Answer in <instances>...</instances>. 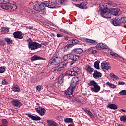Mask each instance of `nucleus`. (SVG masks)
Returning <instances> with one entry per match:
<instances>
[{
    "label": "nucleus",
    "mask_w": 126,
    "mask_h": 126,
    "mask_svg": "<svg viewBox=\"0 0 126 126\" xmlns=\"http://www.w3.org/2000/svg\"><path fill=\"white\" fill-rule=\"evenodd\" d=\"M89 116L91 118V119H92V120H94V119H95V117H94V115H93L92 113L90 114Z\"/></svg>",
    "instance_id": "052dcab7"
},
{
    "label": "nucleus",
    "mask_w": 126,
    "mask_h": 126,
    "mask_svg": "<svg viewBox=\"0 0 126 126\" xmlns=\"http://www.w3.org/2000/svg\"><path fill=\"white\" fill-rule=\"evenodd\" d=\"M9 32V29L6 27H2L1 29V33L2 34H6Z\"/></svg>",
    "instance_id": "c85d7f7f"
},
{
    "label": "nucleus",
    "mask_w": 126,
    "mask_h": 126,
    "mask_svg": "<svg viewBox=\"0 0 126 126\" xmlns=\"http://www.w3.org/2000/svg\"><path fill=\"white\" fill-rule=\"evenodd\" d=\"M120 121L121 122H126V115H123L120 118Z\"/></svg>",
    "instance_id": "ea45409f"
},
{
    "label": "nucleus",
    "mask_w": 126,
    "mask_h": 126,
    "mask_svg": "<svg viewBox=\"0 0 126 126\" xmlns=\"http://www.w3.org/2000/svg\"><path fill=\"white\" fill-rule=\"evenodd\" d=\"M44 4L45 7L46 6V7H48V8H56V7H57L56 3L51 1H45Z\"/></svg>",
    "instance_id": "0eeeda50"
},
{
    "label": "nucleus",
    "mask_w": 126,
    "mask_h": 126,
    "mask_svg": "<svg viewBox=\"0 0 126 126\" xmlns=\"http://www.w3.org/2000/svg\"><path fill=\"white\" fill-rule=\"evenodd\" d=\"M75 6H76V7L81 8V9H84V8H86V3L83 2L80 4H75Z\"/></svg>",
    "instance_id": "5701e85b"
},
{
    "label": "nucleus",
    "mask_w": 126,
    "mask_h": 126,
    "mask_svg": "<svg viewBox=\"0 0 126 126\" xmlns=\"http://www.w3.org/2000/svg\"><path fill=\"white\" fill-rule=\"evenodd\" d=\"M10 3H7V1H6L4 3L1 5V8L6 10H8V9L9 10L10 8Z\"/></svg>",
    "instance_id": "aec40b11"
},
{
    "label": "nucleus",
    "mask_w": 126,
    "mask_h": 126,
    "mask_svg": "<svg viewBox=\"0 0 126 126\" xmlns=\"http://www.w3.org/2000/svg\"><path fill=\"white\" fill-rule=\"evenodd\" d=\"M119 94L120 95H122V96H126V90H122L119 93Z\"/></svg>",
    "instance_id": "58836bf2"
},
{
    "label": "nucleus",
    "mask_w": 126,
    "mask_h": 126,
    "mask_svg": "<svg viewBox=\"0 0 126 126\" xmlns=\"http://www.w3.org/2000/svg\"><path fill=\"white\" fill-rule=\"evenodd\" d=\"M5 44L6 43L4 40L0 39V46H4Z\"/></svg>",
    "instance_id": "c03bdc74"
},
{
    "label": "nucleus",
    "mask_w": 126,
    "mask_h": 126,
    "mask_svg": "<svg viewBox=\"0 0 126 126\" xmlns=\"http://www.w3.org/2000/svg\"><path fill=\"white\" fill-rule=\"evenodd\" d=\"M11 104L14 106V107H16V108H20V107L22 106V103L17 99L12 100L11 101Z\"/></svg>",
    "instance_id": "ddd939ff"
},
{
    "label": "nucleus",
    "mask_w": 126,
    "mask_h": 126,
    "mask_svg": "<svg viewBox=\"0 0 126 126\" xmlns=\"http://www.w3.org/2000/svg\"><path fill=\"white\" fill-rule=\"evenodd\" d=\"M110 22L112 24L114 25V26H119V25H121L120 19L118 17L110 20Z\"/></svg>",
    "instance_id": "9b49d317"
},
{
    "label": "nucleus",
    "mask_w": 126,
    "mask_h": 126,
    "mask_svg": "<svg viewBox=\"0 0 126 126\" xmlns=\"http://www.w3.org/2000/svg\"><path fill=\"white\" fill-rule=\"evenodd\" d=\"M120 111H121V112H125V113L126 112V110H124V109H120Z\"/></svg>",
    "instance_id": "338daca9"
},
{
    "label": "nucleus",
    "mask_w": 126,
    "mask_h": 126,
    "mask_svg": "<svg viewBox=\"0 0 126 126\" xmlns=\"http://www.w3.org/2000/svg\"><path fill=\"white\" fill-rule=\"evenodd\" d=\"M110 54L111 56H115V52H111L110 53Z\"/></svg>",
    "instance_id": "69168bd1"
},
{
    "label": "nucleus",
    "mask_w": 126,
    "mask_h": 126,
    "mask_svg": "<svg viewBox=\"0 0 126 126\" xmlns=\"http://www.w3.org/2000/svg\"><path fill=\"white\" fill-rule=\"evenodd\" d=\"M36 89L38 90V91H40L41 89H43V88H42V86L39 85L36 87Z\"/></svg>",
    "instance_id": "09e8293b"
},
{
    "label": "nucleus",
    "mask_w": 126,
    "mask_h": 126,
    "mask_svg": "<svg viewBox=\"0 0 126 126\" xmlns=\"http://www.w3.org/2000/svg\"><path fill=\"white\" fill-rule=\"evenodd\" d=\"M61 58L59 56V54L56 53L54 54L53 57L49 60V64L51 65H58V67L61 70H63L64 67H63V63H60L61 62Z\"/></svg>",
    "instance_id": "f257e3e1"
},
{
    "label": "nucleus",
    "mask_w": 126,
    "mask_h": 126,
    "mask_svg": "<svg viewBox=\"0 0 126 126\" xmlns=\"http://www.w3.org/2000/svg\"><path fill=\"white\" fill-rule=\"evenodd\" d=\"M54 71H61L60 67L58 66L55 67L54 69Z\"/></svg>",
    "instance_id": "de8ad7c7"
},
{
    "label": "nucleus",
    "mask_w": 126,
    "mask_h": 126,
    "mask_svg": "<svg viewBox=\"0 0 126 126\" xmlns=\"http://www.w3.org/2000/svg\"><path fill=\"white\" fill-rule=\"evenodd\" d=\"M120 19V24H122V23H123V24H125L126 23V17H121Z\"/></svg>",
    "instance_id": "c9c22d12"
},
{
    "label": "nucleus",
    "mask_w": 126,
    "mask_h": 126,
    "mask_svg": "<svg viewBox=\"0 0 126 126\" xmlns=\"http://www.w3.org/2000/svg\"><path fill=\"white\" fill-rule=\"evenodd\" d=\"M31 61H37V60H44V61H46V59L37 55H34L31 57Z\"/></svg>",
    "instance_id": "4be33fe9"
},
{
    "label": "nucleus",
    "mask_w": 126,
    "mask_h": 126,
    "mask_svg": "<svg viewBox=\"0 0 126 126\" xmlns=\"http://www.w3.org/2000/svg\"><path fill=\"white\" fill-rule=\"evenodd\" d=\"M84 112H85V113L88 114V115H89V116H90L92 113L91 112V111H90V110H89L84 109Z\"/></svg>",
    "instance_id": "a18cd8bd"
},
{
    "label": "nucleus",
    "mask_w": 126,
    "mask_h": 126,
    "mask_svg": "<svg viewBox=\"0 0 126 126\" xmlns=\"http://www.w3.org/2000/svg\"><path fill=\"white\" fill-rule=\"evenodd\" d=\"M64 63H71L70 65H72L75 63V62L78 61L79 59V56L73 53L68 54L63 57Z\"/></svg>",
    "instance_id": "f03ea898"
},
{
    "label": "nucleus",
    "mask_w": 126,
    "mask_h": 126,
    "mask_svg": "<svg viewBox=\"0 0 126 126\" xmlns=\"http://www.w3.org/2000/svg\"><path fill=\"white\" fill-rule=\"evenodd\" d=\"M59 83L60 84H62V83L63 82V79H62L61 78H59L58 79Z\"/></svg>",
    "instance_id": "8fccbe9b"
},
{
    "label": "nucleus",
    "mask_w": 126,
    "mask_h": 126,
    "mask_svg": "<svg viewBox=\"0 0 126 126\" xmlns=\"http://www.w3.org/2000/svg\"><path fill=\"white\" fill-rule=\"evenodd\" d=\"M27 42L28 48L31 51H35V50H38V49L42 47V44L36 41H33L31 38L27 39Z\"/></svg>",
    "instance_id": "7ed1b4c3"
},
{
    "label": "nucleus",
    "mask_w": 126,
    "mask_h": 126,
    "mask_svg": "<svg viewBox=\"0 0 126 126\" xmlns=\"http://www.w3.org/2000/svg\"><path fill=\"white\" fill-rule=\"evenodd\" d=\"M110 87H111V88H116V87H117V86L114 84H111V85H110Z\"/></svg>",
    "instance_id": "13d9d810"
},
{
    "label": "nucleus",
    "mask_w": 126,
    "mask_h": 126,
    "mask_svg": "<svg viewBox=\"0 0 126 126\" xmlns=\"http://www.w3.org/2000/svg\"><path fill=\"white\" fill-rule=\"evenodd\" d=\"M100 15L104 18H111V12L110 9L108 8L100 11Z\"/></svg>",
    "instance_id": "423d86ee"
},
{
    "label": "nucleus",
    "mask_w": 126,
    "mask_h": 126,
    "mask_svg": "<svg viewBox=\"0 0 126 126\" xmlns=\"http://www.w3.org/2000/svg\"><path fill=\"white\" fill-rule=\"evenodd\" d=\"M86 40H87V38H81V40H82V42H86H86L87 41Z\"/></svg>",
    "instance_id": "5fc2aeb1"
},
{
    "label": "nucleus",
    "mask_w": 126,
    "mask_h": 126,
    "mask_svg": "<svg viewBox=\"0 0 126 126\" xmlns=\"http://www.w3.org/2000/svg\"><path fill=\"white\" fill-rule=\"evenodd\" d=\"M114 56L116 57V58H122L121 56H120L119 55V54H117L116 53L114 54Z\"/></svg>",
    "instance_id": "bf43d9fd"
},
{
    "label": "nucleus",
    "mask_w": 126,
    "mask_h": 126,
    "mask_svg": "<svg viewBox=\"0 0 126 126\" xmlns=\"http://www.w3.org/2000/svg\"><path fill=\"white\" fill-rule=\"evenodd\" d=\"M60 31L61 32H62V33H64L65 34H68V35L69 34V33H70L69 32H68L63 29H60Z\"/></svg>",
    "instance_id": "a19ab883"
},
{
    "label": "nucleus",
    "mask_w": 126,
    "mask_h": 126,
    "mask_svg": "<svg viewBox=\"0 0 126 126\" xmlns=\"http://www.w3.org/2000/svg\"><path fill=\"white\" fill-rule=\"evenodd\" d=\"M107 107L112 110H117V109H118V106H117V105L112 103L108 104L107 106Z\"/></svg>",
    "instance_id": "bb28decb"
},
{
    "label": "nucleus",
    "mask_w": 126,
    "mask_h": 126,
    "mask_svg": "<svg viewBox=\"0 0 126 126\" xmlns=\"http://www.w3.org/2000/svg\"><path fill=\"white\" fill-rule=\"evenodd\" d=\"M96 84H97V82L94 80H91L88 83V85L89 86H95Z\"/></svg>",
    "instance_id": "72a5a7b5"
},
{
    "label": "nucleus",
    "mask_w": 126,
    "mask_h": 126,
    "mask_svg": "<svg viewBox=\"0 0 126 126\" xmlns=\"http://www.w3.org/2000/svg\"><path fill=\"white\" fill-rule=\"evenodd\" d=\"M73 97L74 99L76 100V102H78V103H81V100L78 99L77 97H75V96L73 95Z\"/></svg>",
    "instance_id": "49530a36"
},
{
    "label": "nucleus",
    "mask_w": 126,
    "mask_h": 126,
    "mask_svg": "<svg viewBox=\"0 0 126 126\" xmlns=\"http://www.w3.org/2000/svg\"><path fill=\"white\" fill-rule=\"evenodd\" d=\"M112 84H111V83H110L109 82H107V83H106V85H108V86H109V87L111 86V85Z\"/></svg>",
    "instance_id": "0e129e2a"
},
{
    "label": "nucleus",
    "mask_w": 126,
    "mask_h": 126,
    "mask_svg": "<svg viewBox=\"0 0 126 126\" xmlns=\"http://www.w3.org/2000/svg\"><path fill=\"white\" fill-rule=\"evenodd\" d=\"M41 44L43 46H47V45H48V43H47V42H42Z\"/></svg>",
    "instance_id": "e2e57ef3"
},
{
    "label": "nucleus",
    "mask_w": 126,
    "mask_h": 126,
    "mask_svg": "<svg viewBox=\"0 0 126 126\" xmlns=\"http://www.w3.org/2000/svg\"><path fill=\"white\" fill-rule=\"evenodd\" d=\"M45 8H46V6L45 5V2H43L41 4H36L33 7V9L36 11H38L39 14L43 15L45 13Z\"/></svg>",
    "instance_id": "20e7f679"
},
{
    "label": "nucleus",
    "mask_w": 126,
    "mask_h": 126,
    "mask_svg": "<svg viewBox=\"0 0 126 126\" xmlns=\"http://www.w3.org/2000/svg\"><path fill=\"white\" fill-rule=\"evenodd\" d=\"M96 50H106L108 49V46L104 43H99L96 46Z\"/></svg>",
    "instance_id": "9d476101"
},
{
    "label": "nucleus",
    "mask_w": 126,
    "mask_h": 126,
    "mask_svg": "<svg viewBox=\"0 0 126 126\" xmlns=\"http://www.w3.org/2000/svg\"><path fill=\"white\" fill-rule=\"evenodd\" d=\"M78 72H79V68L78 67H74L72 69V71L68 70L65 73V76H67V75L77 76V75H78Z\"/></svg>",
    "instance_id": "39448f33"
},
{
    "label": "nucleus",
    "mask_w": 126,
    "mask_h": 126,
    "mask_svg": "<svg viewBox=\"0 0 126 126\" xmlns=\"http://www.w3.org/2000/svg\"><path fill=\"white\" fill-rule=\"evenodd\" d=\"M83 52V50L81 48H75L72 50V53L71 54H77V55L81 54Z\"/></svg>",
    "instance_id": "412c9836"
},
{
    "label": "nucleus",
    "mask_w": 126,
    "mask_h": 126,
    "mask_svg": "<svg viewBox=\"0 0 126 126\" xmlns=\"http://www.w3.org/2000/svg\"><path fill=\"white\" fill-rule=\"evenodd\" d=\"M5 71V67H0V73H3Z\"/></svg>",
    "instance_id": "37998d69"
},
{
    "label": "nucleus",
    "mask_w": 126,
    "mask_h": 126,
    "mask_svg": "<svg viewBox=\"0 0 126 126\" xmlns=\"http://www.w3.org/2000/svg\"><path fill=\"white\" fill-rule=\"evenodd\" d=\"M110 10L111 17H112V15L117 16V15L119 14V11H120V9L117 8H111L110 9Z\"/></svg>",
    "instance_id": "a211bd4d"
},
{
    "label": "nucleus",
    "mask_w": 126,
    "mask_h": 126,
    "mask_svg": "<svg viewBox=\"0 0 126 126\" xmlns=\"http://www.w3.org/2000/svg\"><path fill=\"white\" fill-rule=\"evenodd\" d=\"M86 40L87 41L86 43H88V44H91L92 45H97V44L98 43V42L94 40L89 39L88 38Z\"/></svg>",
    "instance_id": "cd10ccee"
},
{
    "label": "nucleus",
    "mask_w": 126,
    "mask_h": 126,
    "mask_svg": "<svg viewBox=\"0 0 126 126\" xmlns=\"http://www.w3.org/2000/svg\"><path fill=\"white\" fill-rule=\"evenodd\" d=\"M16 9H17V6H16V5H15V3H13V4L11 3L9 10L12 12L13 11H15Z\"/></svg>",
    "instance_id": "393cba45"
},
{
    "label": "nucleus",
    "mask_w": 126,
    "mask_h": 126,
    "mask_svg": "<svg viewBox=\"0 0 126 126\" xmlns=\"http://www.w3.org/2000/svg\"><path fill=\"white\" fill-rule=\"evenodd\" d=\"M92 54H93V55L96 54L97 53V51L96 50H93L92 52H91Z\"/></svg>",
    "instance_id": "680f3d73"
},
{
    "label": "nucleus",
    "mask_w": 126,
    "mask_h": 126,
    "mask_svg": "<svg viewBox=\"0 0 126 126\" xmlns=\"http://www.w3.org/2000/svg\"><path fill=\"white\" fill-rule=\"evenodd\" d=\"M68 43H72L73 46H75V45H78L80 42L77 39H73L69 40Z\"/></svg>",
    "instance_id": "c756f323"
},
{
    "label": "nucleus",
    "mask_w": 126,
    "mask_h": 126,
    "mask_svg": "<svg viewBox=\"0 0 126 126\" xmlns=\"http://www.w3.org/2000/svg\"><path fill=\"white\" fill-rule=\"evenodd\" d=\"M50 36L51 37H56V36L55 35V34L54 33H51Z\"/></svg>",
    "instance_id": "774afa93"
},
{
    "label": "nucleus",
    "mask_w": 126,
    "mask_h": 126,
    "mask_svg": "<svg viewBox=\"0 0 126 126\" xmlns=\"http://www.w3.org/2000/svg\"><path fill=\"white\" fill-rule=\"evenodd\" d=\"M26 116H28L29 118H30L32 119V120H33V121H41V118L39 116H35L34 115H32L30 114L26 113Z\"/></svg>",
    "instance_id": "f3484780"
},
{
    "label": "nucleus",
    "mask_w": 126,
    "mask_h": 126,
    "mask_svg": "<svg viewBox=\"0 0 126 126\" xmlns=\"http://www.w3.org/2000/svg\"><path fill=\"white\" fill-rule=\"evenodd\" d=\"M101 67L104 71L108 70V69H111V65H110V64L107 62L102 63Z\"/></svg>",
    "instance_id": "f8f14e48"
},
{
    "label": "nucleus",
    "mask_w": 126,
    "mask_h": 126,
    "mask_svg": "<svg viewBox=\"0 0 126 126\" xmlns=\"http://www.w3.org/2000/svg\"><path fill=\"white\" fill-rule=\"evenodd\" d=\"M72 83L71 85L73 86V87H76V85H77V83L79 82V78L78 77H74L72 79Z\"/></svg>",
    "instance_id": "6ab92c4d"
},
{
    "label": "nucleus",
    "mask_w": 126,
    "mask_h": 126,
    "mask_svg": "<svg viewBox=\"0 0 126 126\" xmlns=\"http://www.w3.org/2000/svg\"><path fill=\"white\" fill-rule=\"evenodd\" d=\"M35 111H36V112L40 116H44V115L46 114V109L41 107L40 106H38V108H35Z\"/></svg>",
    "instance_id": "1a4fd4ad"
},
{
    "label": "nucleus",
    "mask_w": 126,
    "mask_h": 126,
    "mask_svg": "<svg viewBox=\"0 0 126 126\" xmlns=\"http://www.w3.org/2000/svg\"><path fill=\"white\" fill-rule=\"evenodd\" d=\"M93 76L95 79H99V78L102 77V73L97 71V70H95L94 73L93 74Z\"/></svg>",
    "instance_id": "2eb2a0df"
},
{
    "label": "nucleus",
    "mask_w": 126,
    "mask_h": 126,
    "mask_svg": "<svg viewBox=\"0 0 126 126\" xmlns=\"http://www.w3.org/2000/svg\"><path fill=\"white\" fill-rule=\"evenodd\" d=\"M126 83L123 81H119L118 82V85H125Z\"/></svg>",
    "instance_id": "3c124183"
},
{
    "label": "nucleus",
    "mask_w": 126,
    "mask_h": 126,
    "mask_svg": "<svg viewBox=\"0 0 126 126\" xmlns=\"http://www.w3.org/2000/svg\"><path fill=\"white\" fill-rule=\"evenodd\" d=\"M12 90L14 92H20V88L18 85H15L12 86Z\"/></svg>",
    "instance_id": "b1692460"
},
{
    "label": "nucleus",
    "mask_w": 126,
    "mask_h": 126,
    "mask_svg": "<svg viewBox=\"0 0 126 126\" xmlns=\"http://www.w3.org/2000/svg\"><path fill=\"white\" fill-rule=\"evenodd\" d=\"M13 37L15 39H23V35L21 31H16V32L13 33Z\"/></svg>",
    "instance_id": "6e6552de"
},
{
    "label": "nucleus",
    "mask_w": 126,
    "mask_h": 126,
    "mask_svg": "<svg viewBox=\"0 0 126 126\" xmlns=\"http://www.w3.org/2000/svg\"><path fill=\"white\" fill-rule=\"evenodd\" d=\"M107 4H108L109 6H113V7H117V6H118V4L113 2L112 1H108L107 2Z\"/></svg>",
    "instance_id": "473e14b6"
},
{
    "label": "nucleus",
    "mask_w": 126,
    "mask_h": 126,
    "mask_svg": "<svg viewBox=\"0 0 126 126\" xmlns=\"http://www.w3.org/2000/svg\"><path fill=\"white\" fill-rule=\"evenodd\" d=\"M65 123H72L73 119L70 118H66L64 119Z\"/></svg>",
    "instance_id": "e433bc0d"
},
{
    "label": "nucleus",
    "mask_w": 126,
    "mask_h": 126,
    "mask_svg": "<svg viewBox=\"0 0 126 126\" xmlns=\"http://www.w3.org/2000/svg\"><path fill=\"white\" fill-rule=\"evenodd\" d=\"M56 36L58 38H62L63 37V35L59 33H57Z\"/></svg>",
    "instance_id": "4d7b16f0"
},
{
    "label": "nucleus",
    "mask_w": 126,
    "mask_h": 126,
    "mask_svg": "<svg viewBox=\"0 0 126 126\" xmlns=\"http://www.w3.org/2000/svg\"><path fill=\"white\" fill-rule=\"evenodd\" d=\"M85 70H86V71H87V72H89V73H90V74H91L92 73V72H93V71H94V69L93 68H91V67H90V66H86Z\"/></svg>",
    "instance_id": "7c9ffc66"
},
{
    "label": "nucleus",
    "mask_w": 126,
    "mask_h": 126,
    "mask_svg": "<svg viewBox=\"0 0 126 126\" xmlns=\"http://www.w3.org/2000/svg\"><path fill=\"white\" fill-rule=\"evenodd\" d=\"M2 84L3 85H6L7 84V83L6 82V80L5 79L3 80L2 82Z\"/></svg>",
    "instance_id": "603ef678"
},
{
    "label": "nucleus",
    "mask_w": 126,
    "mask_h": 126,
    "mask_svg": "<svg viewBox=\"0 0 126 126\" xmlns=\"http://www.w3.org/2000/svg\"><path fill=\"white\" fill-rule=\"evenodd\" d=\"M57 0L61 4L63 3V2L65 1V0Z\"/></svg>",
    "instance_id": "6e6d98bb"
},
{
    "label": "nucleus",
    "mask_w": 126,
    "mask_h": 126,
    "mask_svg": "<svg viewBox=\"0 0 126 126\" xmlns=\"http://www.w3.org/2000/svg\"><path fill=\"white\" fill-rule=\"evenodd\" d=\"M99 7L100 9V11H103V10H105L106 9H108V7H107V5L104 3H101L99 4Z\"/></svg>",
    "instance_id": "a878e982"
},
{
    "label": "nucleus",
    "mask_w": 126,
    "mask_h": 126,
    "mask_svg": "<svg viewBox=\"0 0 126 126\" xmlns=\"http://www.w3.org/2000/svg\"><path fill=\"white\" fill-rule=\"evenodd\" d=\"M4 41L7 42V44H8L9 45H10V44H12V40L8 37L5 38Z\"/></svg>",
    "instance_id": "f704fd0d"
},
{
    "label": "nucleus",
    "mask_w": 126,
    "mask_h": 126,
    "mask_svg": "<svg viewBox=\"0 0 126 126\" xmlns=\"http://www.w3.org/2000/svg\"><path fill=\"white\" fill-rule=\"evenodd\" d=\"M90 89L92 92H95L97 93V92H99L101 90V87H100L98 84H96L95 86H94V87H91Z\"/></svg>",
    "instance_id": "dca6fc26"
},
{
    "label": "nucleus",
    "mask_w": 126,
    "mask_h": 126,
    "mask_svg": "<svg viewBox=\"0 0 126 126\" xmlns=\"http://www.w3.org/2000/svg\"><path fill=\"white\" fill-rule=\"evenodd\" d=\"M109 76L112 79H118V78H119L114 73H110Z\"/></svg>",
    "instance_id": "4c0bfd02"
},
{
    "label": "nucleus",
    "mask_w": 126,
    "mask_h": 126,
    "mask_svg": "<svg viewBox=\"0 0 126 126\" xmlns=\"http://www.w3.org/2000/svg\"><path fill=\"white\" fill-rule=\"evenodd\" d=\"M6 1V0H0V4H3Z\"/></svg>",
    "instance_id": "864d4df0"
},
{
    "label": "nucleus",
    "mask_w": 126,
    "mask_h": 126,
    "mask_svg": "<svg viewBox=\"0 0 126 126\" xmlns=\"http://www.w3.org/2000/svg\"><path fill=\"white\" fill-rule=\"evenodd\" d=\"M100 61L97 60L94 63V67L96 69H100Z\"/></svg>",
    "instance_id": "2f4dec72"
},
{
    "label": "nucleus",
    "mask_w": 126,
    "mask_h": 126,
    "mask_svg": "<svg viewBox=\"0 0 126 126\" xmlns=\"http://www.w3.org/2000/svg\"><path fill=\"white\" fill-rule=\"evenodd\" d=\"M68 44H67V45L65 46V49H66V48H67V49H69V48H72L73 46H74V45L72 44V43H68Z\"/></svg>",
    "instance_id": "79ce46f5"
},
{
    "label": "nucleus",
    "mask_w": 126,
    "mask_h": 126,
    "mask_svg": "<svg viewBox=\"0 0 126 126\" xmlns=\"http://www.w3.org/2000/svg\"><path fill=\"white\" fill-rule=\"evenodd\" d=\"M75 89V87H73L72 85L65 91L66 95H71L73 93V91Z\"/></svg>",
    "instance_id": "4468645a"
}]
</instances>
